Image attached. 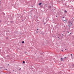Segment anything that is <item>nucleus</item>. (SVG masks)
<instances>
[{
	"mask_svg": "<svg viewBox=\"0 0 74 74\" xmlns=\"http://www.w3.org/2000/svg\"><path fill=\"white\" fill-rule=\"evenodd\" d=\"M68 23L70 24L71 26V25H72V23H71L70 21H68Z\"/></svg>",
	"mask_w": 74,
	"mask_h": 74,
	"instance_id": "obj_1",
	"label": "nucleus"
},
{
	"mask_svg": "<svg viewBox=\"0 0 74 74\" xmlns=\"http://www.w3.org/2000/svg\"><path fill=\"white\" fill-rule=\"evenodd\" d=\"M51 8H52V7H51V6H48V8L47 9V10H48V9H49V8L51 9Z\"/></svg>",
	"mask_w": 74,
	"mask_h": 74,
	"instance_id": "obj_2",
	"label": "nucleus"
},
{
	"mask_svg": "<svg viewBox=\"0 0 74 74\" xmlns=\"http://www.w3.org/2000/svg\"><path fill=\"white\" fill-rule=\"evenodd\" d=\"M63 59H64L63 58H61V61H63Z\"/></svg>",
	"mask_w": 74,
	"mask_h": 74,
	"instance_id": "obj_3",
	"label": "nucleus"
},
{
	"mask_svg": "<svg viewBox=\"0 0 74 74\" xmlns=\"http://www.w3.org/2000/svg\"><path fill=\"white\" fill-rule=\"evenodd\" d=\"M42 4V3H39V4L38 5H41V4Z\"/></svg>",
	"mask_w": 74,
	"mask_h": 74,
	"instance_id": "obj_4",
	"label": "nucleus"
},
{
	"mask_svg": "<svg viewBox=\"0 0 74 74\" xmlns=\"http://www.w3.org/2000/svg\"><path fill=\"white\" fill-rule=\"evenodd\" d=\"M22 43V44H24V43H25V42H24V41H23Z\"/></svg>",
	"mask_w": 74,
	"mask_h": 74,
	"instance_id": "obj_5",
	"label": "nucleus"
},
{
	"mask_svg": "<svg viewBox=\"0 0 74 74\" xmlns=\"http://www.w3.org/2000/svg\"><path fill=\"white\" fill-rule=\"evenodd\" d=\"M63 36H61V38H63Z\"/></svg>",
	"mask_w": 74,
	"mask_h": 74,
	"instance_id": "obj_6",
	"label": "nucleus"
},
{
	"mask_svg": "<svg viewBox=\"0 0 74 74\" xmlns=\"http://www.w3.org/2000/svg\"><path fill=\"white\" fill-rule=\"evenodd\" d=\"M23 63H24V64H25V62L24 61H23Z\"/></svg>",
	"mask_w": 74,
	"mask_h": 74,
	"instance_id": "obj_7",
	"label": "nucleus"
},
{
	"mask_svg": "<svg viewBox=\"0 0 74 74\" xmlns=\"http://www.w3.org/2000/svg\"><path fill=\"white\" fill-rule=\"evenodd\" d=\"M67 33H69L70 34H71V33H70V32H69L68 31H67Z\"/></svg>",
	"mask_w": 74,
	"mask_h": 74,
	"instance_id": "obj_8",
	"label": "nucleus"
},
{
	"mask_svg": "<svg viewBox=\"0 0 74 74\" xmlns=\"http://www.w3.org/2000/svg\"><path fill=\"white\" fill-rule=\"evenodd\" d=\"M58 36H61V34H58Z\"/></svg>",
	"mask_w": 74,
	"mask_h": 74,
	"instance_id": "obj_9",
	"label": "nucleus"
},
{
	"mask_svg": "<svg viewBox=\"0 0 74 74\" xmlns=\"http://www.w3.org/2000/svg\"><path fill=\"white\" fill-rule=\"evenodd\" d=\"M10 22H11V23H13V21H11Z\"/></svg>",
	"mask_w": 74,
	"mask_h": 74,
	"instance_id": "obj_10",
	"label": "nucleus"
},
{
	"mask_svg": "<svg viewBox=\"0 0 74 74\" xmlns=\"http://www.w3.org/2000/svg\"><path fill=\"white\" fill-rule=\"evenodd\" d=\"M63 5H64V2H63Z\"/></svg>",
	"mask_w": 74,
	"mask_h": 74,
	"instance_id": "obj_11",
	"label": "nucleus"
},
{
	"mask_svg": "<svg viewBox=\"0 0 74 74\" xmlns=\"http://www.w3.org/2000/svg\"><path fill=\"white\" fill-rule=\"evenodd\" d=\"M64 12H65L66 13L67 12V11H66V10H65Z\"/></svg>",
	"mask_w": 74,
	"mask_h": 74,
	"instance_id": "obj_12",
	"label": "nucleus"
},
{
	"mask_svg": "<svg viewBox=\"0 0 74 74\" xmlns=\"http://www.w3.org/2000/svg\"><path fill=\"white\" fill-rule=\"evenodd\" d=\"M71 58H72V57H73V55L72 54H71Z\"/></svg>",
	"mask_w": 74,
	"mask_h": 74,
	"instance_id": "obj_13",
	"label": "nucleus"
},
{
	"mask_svg": "<svg viewBox=\"0 0 74 74\" xmlns=\"http://www.w3.org/2000/svg\"><path fill=\"white\" fill-rule=\"evenodd\" d=\"M40 7H42V6L41 5H40Z\"/></svg>",
	"mask_w": 74,
	"mask_h": 74,
	"instance_id": "obj_14",
	"label": "nucleus"
},
{
	"mask_svg": "<svg viewBox=\"0 0 74 74\" xmlns=\"http://www.w3.org/2000/svg\"><path fill=\"white\" fill-rule=\"evenodd\" d=\"M1 20H0V23H1Z\"/></svg>",
	"mask_w": 74,
	"mask_h": 74,
	"instance_id": "obj_15",
	"label": "nucleus"
},
{
	"mask_svg": "<svg viewBox=\"0 0 74 74\" xmlns=\"http://www.w3.org/2000/svg\"><path fill=\"white\" fill-rule=\"evenodd\" d=\"M63 21H65L63 19H62Z\"/></svg>",
	"mask_w": 74,
	"mask_h": 74,
	"instance_id": "obj_16",
	"label": "nucleus"
},
{
	"mask_svg": "<svg viewBox=\"0 0 74 74\" xmlns=\"http://www.w3.org/2000/svg\"><path fill=\"white\" fill-rule=\"evenodd\" d=\"M45 23H44V25H45Z\"/></svg>",
	"mask_w": 74,
	"mask_h": 74,
	"instance_id": "obj_17",
	"label": "nucleus"
},
{
	"mask_svg": "<svg viewBox=\"0 0 74 74\" xmlns=\"http://www.w3.org/2000/svg\"><path fill=\"white\" fill-rule=\"evenodd\" d=\"M62 52H63V50H62Z\"/></svg>",
	"mask_w": 74,
	"mask_h": 74,
	"instance_id": "obj_18",
	"label": "nucleus"
},
{
	"mask_svg": "<svg viewBox=\"0 0 74 74\" xmlns=\"http://www.w3.org/2000/svg\"><path fill=\"white\" fill-rule=\"evenodd\" d=\"M1 69H2V67H0Z\"/></svg>",
	"mask_w": 74,
	"mask_h": 74,
	"instance_id": "obj_19",
	"label": "nucleus"
},
{
	"mask_svg": "<svg viewBox=\"0 0 74 74\" xmlns=\"http://www.w3.org/2000/svg\"><path fill=\"white\" fill-rule=\"evenodd\" d=\"M62 36H64V35H63V34H62Z\"/></svg>",
	"mask_w": 74,
	"mask_h": 74,
	"instance_id": "obj_20",
	"label": "nucleus"
},
{
	"mask_svg": "<svg viewBox=\"0 0 74 74\" xmlns=\"http://www.w3.org/2000/svg\"><path fill=\"white\" fill-rule=\"evenodd\" d=\"M37 30H38V29H37Z\"/></svg>",
	"mask_w": 74,
	"mask_h": 74,
	"instance_id": "obj_21",
	"label": "nucleus"
},
{
	"mask_svg": "<svg viewBox=\"0 0 74 74\" xmlns=\"http://www.w3.org/2000/svg\"><path fill=\"white\" fill-rule=\"evenodd\" d=\"M59 40H60V38H59Z\"/></svg>",
	"mask_w": 74,
	"mask_h": 74,
	"instance_id": "obj_22",
	"label": "nucleus"
},
{
	"mask_svg": "<svg viewBox=\"0 0 74 74\" xmlns=\"http://www.w3.org/2000/svg\"><path fill=\"white\" fill-rule=\"evenodd\" d=\"M56 17H58V16H56Z\"/></svg>",
	"mask_w": 74,
	"mask_h": 74,
	"instance_id": "obj_23",
	"label": "nucleus"
},
{
	"mask_svg": "<svg viewBox=\"0 0 74 74\" xmlns=\"http://www.w3.org/2000/svg\"><path fill=\"white\" fill-rule=\"evenodd\" d=\"M64 58H66V57H64Z\"/></svg>",
	"mask_w": 74,
	"mask_h": 74,
	"instance_id": "obj_24",
	"label": "nucleus"
},
{
	"mask_svg": "<svg viewBox=\"0 0 74 74\" xmlns=\"http://www.w3.org/2000/svg\"><path fill=\"white\" fill-rule=\"evenodd\" d=\"M45 8V7H44V8Z\"/></svg>",
	"mask_w": 74,
	"mask_h": 74,
	"instance_id": "obj_25",
	"label": "nucleus"
},
{
	"mask_svg": "<svg viewBox=\"0 0 74 74\" xmlns=\"http://www.w3.org/2000/svg\"><path fill=\"white\" fill-rule=\"evenodd\" d=\"M21 68H20V70H21Z\"/></svg>",
	"mask_w": 74,
	"mask_h": 74,
	"instance_id": "obj_26",
	"label": "nucleus"
},
{
	"mask_svg": "<svg viewBox=\"0 0 74 74\" xmlns=\"http://www.w3.org/2000/svg\"><path fill=\"white\" fill-rule=\"evenodd\" d=\"M58 38H59V37H58Z\"/></svg>",
	"mask_w": 74,
	"mask_h": 74,
	"instance_id": "obj_27",
	"label": "nucleus"
},
{
	"mask_svg": "<svg viewBox=\"0 0 74 74\" xmlns=\"http://www.w3.org/2000/svg\"><path fill=\"white\" fill-rule=\"evenodd\" d=\"M62 18H64V17H63Z\"/></svg>",
	"mask_w": 74,
	"mask_h": 74,
	"instance_id": "obj_28",
	"label": "nucleus"
},
{
	"mask_svg": "<svg viewBox=\"0 0 74 74\" xmlns=\"http://www.w3.org/2000/svg\"><path fill=\"white\" fill-rule=\"evenodd\" d=\"M65 50L66 51V49H65Z\"/></svg>",
	"mask_w": 74,
	"mask_h": 74,
	"instance_id": "obj_29",
	"label": "nucleus"
},
{
	"mask_svg": "<svg viewBox=\"0 0 74 74\" xmlns=\"http://www.w3.org/2000/svg\"><path fill=\"white\" fill-rule=\"evenodd\" d=\"M34 16H36L35 15H34Z\"/></svg>",
	"mask_w": 74,
	"mask_h": 74,
	"instance_id": "obj_30",
	"label": "nucleus"
},
{
	"mask_svg": "<svg viewBox=\"0 0 74 74\" xmlns=\"http://www.w3.org/2000/svg\"><path fill=\"white\" fill-rule=\"evenodd\" d=\"M25 53H26V52H25Z\"/></svg>",
	"mask_w": 74,
	"mask_h": 74,
	"instance_id": "obj_31",
	"label": "nucleus"
},
{
	"mask_svg": "<svg viewBox=\"0 0 74 74\" xmlns=\"http://www.w3.org/2000/svg\"><path fill=\"white\" fill-rule=\"evenodd\" d=\"M73 18H72V19H73Z\"/></svg>",
	"mask_w": 74,
	"mask_h": 74,
	"instance_id": "obj_32",
	"label": "nucleus"
},
{
	"mask_svg": "<svg viewBox=\"0 0 74 74\" xmlns=\"http://www.w3.org/2000/svg\"><path fill=\"white\" fill-rule=\"evenodd\" d=\"M7 69H6V70Z\"/></svg>",
	"mask_w": 74,
	"mask_h": 74,
	"instance_id": "obj_33",
	"label": "nucleus"
}]
</instances>
